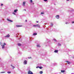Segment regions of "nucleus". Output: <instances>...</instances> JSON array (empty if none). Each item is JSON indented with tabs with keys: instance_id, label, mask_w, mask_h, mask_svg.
Wrapping results in <instances>:
<instances>
[{
	"instance_id": "nucleus-5",
	"label": "nucleus",
	"mask_w": 74,
	"mask_h": 74,
	"mask_svg": "<svg viewBox=\"0 0 74 74\" xmlns=\"http://www.w3.org/2000/svg\"><path fill=\"white\" fill-rule=\"evenodd\" d=\"M24 64H27V61L26 60L24 61Z\"/></svg>"
},
{
	"instance_id": "nucleus-18",
	"label": "nucleus",
	"mask_w": 74,
	"mask_h": 74,
	"mask_svg": "<svg viewBox=\"0 0 74 74\" xmlns=\"http://www.w3.org/2000/svg\"><path fill=\"white\" fill-rule=\"evenodd\" d=\"M40 74H42V73H43L42 71H40Z\"/></svg>"
},
{
	"instance_id": "nucleus-21",
	"label": "nucleus",
	"mask_w": 74,
	"mask_h": 74,
	"mask_svg": "<svg viewBox=\"0 0 74 74\" xmlns=\"http://www.w3.org/2000/svg\"><path fill=\"white\" fill-rule=\"evenodd\" d=\"M30 1L31 3L33 2V1H32V0H30Z\"/></svg>"
},
{
	"instance_id": "nucleus-30",
	"label": "nucleus",
	"mask_w": 74,
	"mask_h": 74,
	"mask_svg": "<svg viewBox=\"0 0 74 74\" xmlns=\"http://www.w3.org/2000/svg\"><path fill=\"white\" fill-rule=\"evenodd\" d=\"M3 5V4H1V6H2V5Z\"/></svg>"
},
{
	"instance_id": "nucleus-7",
	"label": "nucleus",
	"mask_w": 74,
	"mask_h": 74,
	"mask_svg": "<svg viewBox=\"0 0 74 74\" xmlns=\"http://www.w3.org/2000/svg\"><path fill=\"white\" fill-rule=\"evenodd\" d=\"M56 17L57 19H59V15H57L56 16Z\"/></svg>"
},
{
	"instance_id": "nucleus-15",
	"label": "nucleus",
	"mask_w": 74,
	"mask_h": 74,
	"mask_svg": "<svg viewBox=\"0 0 74 74\" xmlns=\"http://www.w3.org/2000/svg\"><path fill=\"white\" fill-rule=\"evenodd\" d=\"M37 47H41L40 45H38L37 46Z\"/></svg>"
},
{
	"instance_id": "nucleus-34",
	"label": "nucleus",
	"mask_w": 74,
	"mask_h": 74,
	"mask_svg": "<svg viewBox=\"0 0 74 74\" xmlns=\"http://www.w3.org/2000/svg\"><path fill=\"white\" fill-rule=\"evenodd\" d=\"M51 26H53V24L51 25Z\"/></svg>"
},
{
	"instance_id": "nucleus-33",
	"label": "nucleus",
	"mask_w": 74,
	"mask_h": 74,
	"mask_svg": "<svg viewBox=\"0 0 74 74\" xmlns=\"http://www.w3.org/2000/svg\"><path fill=\"white\" fill-rule=\"evenodd\" d=\"M66 23V24H67V23Z\"/></svg>"
},
{
	"instance_id": "nucleus-24",
	"label": "nucleus",
	"mask_w": 74,
	"mask_h": 74,
	"mask_svg": "<svg viewBox=\"0 0 74 74\" xmlns=\"http://www.w3.org/2000/svg\"><path fill=\"white\" fill-rule=\"evenodd\" d=\"M58 45L59 46H61V44H58Z\"/></svg>"
},
{
	"instance_id": "nucleus-8",
	"label": "nucleus",
	"mask_w": 74,
	"mask_h": 74,
	"mask_svg": "<svg viewBox=\"0 0 74 74\" xmlns=\"http://www.w3.org/2000/svg\"><path fill=\"white\" fill-rule=\"evenodd\" d=\"M66 62L68 63V64H71V62L68 61H66Z\"/></svg>"
},
{
	"instance_id": "nucleus-25",
	"label": "nucleus",
	"mask_w": 74,
	"mask_h": 74,
	"mask_svg": "<svg viewBox=\"0 0 74 74\" xmlns=\"http://www.w3.org/2000/svg\"><path fill=\"white\" fill-rule=\"evenodd\" d=\"M41 14H44V13L43 12H41Z\"/></svg>"
},
{
	"instance_id": "nucleus-14",
	"label": "nucleus",
	"mask_w": 74,
	"mask_h": 74,
	"mask_svg": "<svg viewBox=\"0 0 74 74\" xmlns=\"http://www.w3.org/2000/svg\"><path fill=\"white\" fill-rule=\"evenodd\" d=\"M11 66H12V67H13L12 68L13 69H14L15 66H12V65H11Z\"/></svg>"
},
{
	"instance_id": "nucleus-29",
	"label": "nucleus",
	"mask_w": 74,
	"mask_h": 74,
	"mask_svg": "<svg viewBox=\"0 0 74 74\" xmlns=\"http://www.w3.org/2000/svg\"><path fill=\"white\" fill-rule=\"evenodd\" d=\"M72 23H74V21L72 22Z\"/></svg>"
},
{
	"instance_id": "nucleus-4",
	"label": "nucleus",
	"mask_w": 74,
	"mask_h": 74,
	"mask_svg": "<svg viewBox=\"0 0 74 74\" xmlns=\"http://www.w3.org/2000/svg\"><path fill=\"white\" fill-rule=\"evenodd\" d=\"M22 25H16V27H22Z\"/></svg>"
},
{
	"instance_id": "nucleus-26",
	"label": "nucleus",
	"mask_w": 74,
	"mask_h": 74,
	"mask_svg": "<svg viewBox=\"0 0 74 74\" xmlns=\"http://www.w3.org/2000/svg\"><path fill=\"white\" fill-rule=\"evenodd\" d=\"M13 14H14V15H15V13H14V12L12 13Z\"/></svg>"
},
{
	"instance_id": "nucleus-31",
	"label": "nucleus",
	"mask_w": 74,
	"mask_h": 74,
	"mask_svg": "<svg viewBox=\"0 0 74 74\" xmlns=\"http://www.w3.org/2000/svg\"><path fill=\"white\" fill-rule=\"evenodd\" d=\"M0 45H1V42H0Z\"/></svg>"
},
{
	"instance_id": "nucleus-28",
	"label": "nucleus",
	"mask_w": 74,
	"mask_h": 74,
	"mask_svg": "<svg viewBox=\"0 0 74 74\" xmlns=\"http://www.w3.org/2000/svg\"><path fill=\"white\" fill-rule=\"evenodd\" d=\"M44 1H47V0H44Z\"/></svg>"
},
{
	"instance_id": "nucleus-20",
	"label": "nucleus",
	"mask_w": 74,
	"mask_h": 74,
	"mask_svg": "<svg viewBox=\"0 0 74 74\" xmlns=\"http://www.w3.org/2000/svg\"><path fill=\"white\" fill-rule=\"evenodd\" d=\"M5 72H2L0 73H5Z\"/></svg>"
},
{
	"instance_id": "nucleus-6",
	"label": "nucleus",
	"mask_w": 74,
	"mask_h": 74,
	"mask_svg": "<svg viewBox=\"0 0 74 74\" xmlns=\"http://www.w3.org/2000/svg\"><path fill=\"white\" fill-rule=\"evenodd\" d=\"M25 3H26V2H23V6H25Z\"/></svg>"
},
{
	"instance_id": "nucleus-35",
	"label": "nucleus",
	"mask_w": 74,
	"mask_h": 74,
	"mask_svg": "<svg viewBox=\"0 0 74 74\" xmlns=\"http://www.w3.org/2000/svg\"><path fill=\"white\" fill-rule=\"evenodd\" d=\"M69 0H66V1H69Z\"/></svg>"
},
{
	"instance_id": "nucleus-16",
	"label": "nucleus",
	"mask_w": 74,
	"mask_h": 74,
	"mask_svg": "<svg viewBox=\"0 0 74 74\" xmlns=\"http://www.w3.org/2000/svg\"><path fill=\"white\" fill-rule=\"evenodd\" d=\"M37 33H34L33 34V35L34 36H36V35H37Z\"/></svg>"
},
{
	"instance_id": "nucleus-10",
	"label": "nucleus",
	"mask_w": 74,
	"mask_h": 74,
	"mask_svg": "<svg viewBox=\"0 0 74 74\" xmlns=\"http://www.w3.org/2000/svg\"><path fill=\"white\" fill-rule=\"evenodd\" d=\"M7 20L8 21H9L10 22H12V21L9 19L8 18H7Z\"/></svg>"
},
{
	"instance_id": "nucleus-23",
	"label": "nucleus",
	"mask_w": 74,
	"mask_h": 74,
	"mask_svg": "<svg viewBox=\"0 0 74 74\" xmlns=\"http://www.w3.org/2000/svg\"><path fill=\"white\" fill-rule=\"evenodd\" d=\"M8 73H11V72H7Z\"/></svg>"
},
{
	"instance_id": "nucleus-2",
	"label": "nucleus",
	"mask_w": 74,
	"mask_h": 74,
	"mask_svg": "<svg viewBox=\"0 0 74 74\" xmlns=\"http://www.w3.org/2000/svg\"><path fill=\"white\" fill-rule=\"evenodd\" d=\"M28 74H33V72L31 71H29L28 72Z\"/></svg>"
},
{
	"instance_id": "nucleus-36",
	"label": "nucleus",
	"mask_w": 74,
	"mask_h": 74,
	"mask_svg": "<svg viewBox=\"0 0 74 74\" xmlns=\"http://www.w3.org/2000/svg\"><path fill=\"white\" fill-rule=\"evenodd\" d=\"M25 22H27V20H25Z\"/></svg>"
},
{
	"instance_id": "nucleus-12",
	"label": "nucleus",
	"mask_w": 74,
	"mask_h": 74,
	"mask_svg": "<svg viewBox=\"0 0 74 74\" xmlns=\"http://www.w3.org/2000/svg\"><path fill=\"white\" fill-rule=\"evenodd\" d=\"M17 11H18V9H16V10H14V12H16Z\"/></svg>"
},
{
	"instance_id": "nucleus-32",
	"label": "nucleus",
	"mask_w": 74,
	"mask_h": 74,
	"mask_svg": "<svg viewBox=\"0 0 74 74\" xmlns=\"http://www.w3.org/2000/svg\"><path fill=\"white\" fill-rule=\"evenodd\" d=\"M36 22H37V23H38V21H36Z\"/></svg>"
},
{
	"instance_id": "nucleus-3",
	"label": "nucleus",
	"mask_w": 74,
	"mask_h": 74,
	"mask_svg": "<svg viewBox=\"0 0 74 74\" xmlns=\"http://www.w3.org/2000/svg\"><path fill=\"white\" fill-rule=\"evenodd\" d=\"M3 44H4V45H2V48H3V49L5 47H4V46L5 45H6L5 43H4Z\"/></svg>"
},
{
	"instance_id": "nucleus-27",
	"label": "nucleus",
	"mask_w": 74,
	"mask_h": 74,
	"mask_svg": "<svg viewBox=\"0 0 74 74\" xmlns=\"http://www.w3.org/2000/svg\"><path fill=\"white\" fill-rule=\"evenodd\" d=\"M28 59H32V57H30V58H28Z\"/></svg>"
},
{
	"instance_id": "nucleus-9",
	"label": "nucleus",
	"mask_w": 74,
	"mask_h": 74,
	"mask_svg": "<svg viewBox=\"0 0 74 74\" xmlns=\"http://www.w3.org/2000/svg\"><path fill=\"white\" fill-rule=\"evenodd\" d=\"M54 52L55 53H58V50H55Z\"/></svg>"
},
{
	"instance_id": "nucleus-11",
	"label": "nucleus",
	"mask_w": 74,
	"mask_h": 74,
	"mask_svg": "<svg viewBox=\"0 0 74 74\" xmlns=\"http://www.w3.org/2000/svg\"><path fill=\"white\" fill-rule=\"evenodd\" d=\"M10 37V35L8 34L6 36H5V37Z\"/></svg>"
},
{
	"instance_id": "nucleus-17",
	"label": "nucleus",
	"mask_w": 74,
	"mask_h": 74,
	"mask_svg": "<svg viewBox=\"0 0 74 74\" xmlns=\"http://www.w3.org/2000/svg\"><path fill=\"white\" fill-rule=\"evenodd\" d=\"M18 45V46H21V44H20V43H18L17 44Z\"/></svg>"
},
{
	"instance_id": "nucleus-22",
	"label": "nucleus",
	"mask_w": 74,
	"mask_h": 74,
	"mask_svg": "<svg viewBox=\"0 0 74 74\" xmlns=\"http://www.w3.org/2000/svg\"><path fill=\"white\" fill-rule=\"evenodd\" d=\"M53 40H54V41H56V40L55 39H54Z\"/></svg>"
},
{
	"instance_id": "nucleus-19",
	"label": "nucleus",
	"mask_w": 74,
	"mask_h": 74,
	"mask_svg": "<svg viewBox=\"0 0 74 74\" xmlns=\"http://www.w3.org/2000/svg\"><path fill=\"white\" fill-rule=\"evenodd\" d=\"M42 67L41 66H40L39 67V69H42Z\"/></svg>"
},
{
	"instance_id": "nucleus-37",
	"label": "nucleus",
	"mask_w": 74,
	"mask_h": 74,
	"mask_svg": "<svg viewBox=\"0 0 74 74\" xmlns=\"http://www.w3.org/2000/svg\"><path fill=\"white\" fill-rule=\"evenodd\" d=\"M24 10L25 11H26V10H25V9Z\"/></svg>"
},
{
	"instance_id": "nucleus-1",
	"label": "nucleus",
	"mask_w": 74,
	"mask_h": 74,
	"mask_svg": "<svg viewBox=\"0 0 74 74\" xmlns=\"http://www.w3.org/2000/svg\"><path fill=\"white\" fill-rule=\"evenodd\" d=\"M34 27H40V25L38 24H37L36 25H33Z\"/></svg>"
},
{
	"instance_id": "nucleus-13",
	"label": "nucleus",
	"mask_w": 74,
	"mask_h": 74,
	"mask_svg": "<svg viewBox=\"0 0 74 74\" xmlns=\"http://www.w3.org/2000/svg\"><path fill=\"white\" fill-rule=\"evenodd\" d=\"M61 73H64L65 72V70H61Z\"/></svg>"
}]
</instances>
